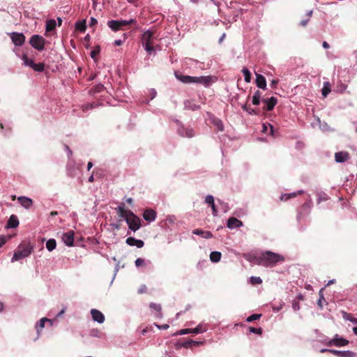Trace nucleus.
<instances>
[{
  "label": "nucleus",
  "instance_id": "412c9836",
  "mask_svg": "<svg viewBox=\"0 0 357 357\" xmlns=\"http://www.w3.org/2000/svg\"><path fill=\"white\" fill-rule=\"evenodd\" d=\"M19 225V220L15 215H11L8 220L6 227L8 228H15Z\"/></svg>",
  "mask_w": 357,
  "mask_h": 357
},
{
  "label": "nucleus",
  "instance_id": "49530a36",
  "mask_svg": "<svg viewBox=\"0 0 357 357\" xmlns=\"http://www.w3.org/2000/svg\"><path fill=\"white\" fill-rule=\"evenodd\" d=\"M251 282L252 284H261L262 282V280L259 277H252Z\"/></svg>",
  "mask_w": 357,
  "mask_h": 357
},
{
  "label": "nucleus",
  "instance_id": "e433bc0d",
  "mask_svg": "<svg viewBox=\"0 0 357 357\" xmlns=\"http://www.w3.org/2000/svg\"><path fill=\"white\" fill-rule=\"evenodd\" d=\"M149 307L151 309H153L158 312H160L161 311V305L160 304L151 303Z\"/></svg>",
  "mask_w": 357,
  "mask_h": 357
},
{
  "label": "nucleus",
  "instance_id": "4be33fe9",
  "mask_svg": "<svg viewBox=\"0 0 357 357\" xmlns=\"http://www.w3.org/2000/svg\"><path fill=\"white\" fill-rule=\"evenodd\" d=\"M17 200L20 204L26 208H29L33 204V201L26 197H19Z\"/></svg>",
  "mask_w": 357,
  "mask_h": 357
},
{
  "label": "nucleus",
  "instance_id": "f3484780",
  "mask_svg": "<svg viewBox=\"0 0 357 357\" xmlns=\"http://www.w3.org/2000/svg\"><path fill=\"white\" fill-rule=\"evenodd\" d=\"M143 218L146 221L152 222L156 218V212L153 209H146L143 213Z\"/></svg>",
  "mask_w": 357,
  "mask_h": 357
},
{
  "label": "nucleus",
  "instance_id": "9b49d317",
  "mask_svg": "<svg viewBox=\"0 0 357 357\" xmlns=\"http://www.w3.org/2000/svg\"><path fill=\"white\" fill-rule=\"evenodd\" d=\"M262 101L264 103L263 109L266 111H271L276 105L278 102V99L275 97H271L270 98L263 99Z\"/></svg>",
  "mask_w": 357,
  "mask_h": 357
},
{
  "label": "nucleus",
  "instance_id": "13d9d810",
  "mask_svg": "<svg viewBox=\"0 0 357 357\" xmlns=\"http://www.w3.org/2000/svg\"><path fill=\"white\" fill-rule=\"evenodd\" d=\"M322 46L325 49H328L330 47L329 44L326 41L323 42Z\"/></svg>",
  "mask_w": 357,
  "mask_h": 357
},
{
  "label": "nucleus",
  "instance_id": "7ed1b4c3",
  "mask_svg": "<svg viewBox=\"0 0 357 357\" xmlns=\"http://www.w3.org/2000/svg\"><path fill=\"white\" fill-rule=\"evenodd\" d=\"M174 75L177 79L185 84L197 83L207 86L211 82V77L209 76L192 77L182 75L178 72H175Z\"/></svg>",
  "mask_w": 357,
  "mask_h": 357
},
{
  "label": "nucleus",
  "instance_id": "9d476101",
  "mask_svg": "<svg viewBox=\"0 0 357 357\" xmlns=\"http://www.w3.org/2000/svg\"><path fill=\"white\" fill-rule=\"evenodd\" d=\"M12 42L16 46H22L25 41V36L23 33L13 32L10 34Z\"/></svg>",
  "mask_w": 357,
  "mask_h": 357
},
{
  "label": "nucleus",
  "instance_id": "a18cd8bd",
  "mask_svg": "<svg viewBox=\"0 0 357 357\" xmlns=\"http://www.w3.org/2000/svg\"><path fill=\"white\" fill-rule=\"evenodd\" d=\"M95 107V105L93 103H89L82 106L83 111H87L89 109H91Z\"/></svg>",
  "mask_w": 357,
  "mask_h": 357
},
{
  "label": "nucleus",
  "instance_id": "dca6fc26",
  "mask_svg": "<svg viewBox=\"0 0 357 357\" xmlns=\"http://www.w3.org/2000/svg\"><path fill=\"white\" fill-rule=\"evenodd\" d=\"M227 227L229 229L237 228L243 226V222L236 218H229L227 223Z\"/></svg>",
  "mask_w": 357,
  "mask_h": 357
},
{
  "label": "nucleus",
  "instance_id": "5701e85b",
  "mask_svg": "<svg viewBox=\"0 0 357 357\" xmlns=\"http://www.w3.org/2000/svg\"><path fill=\"white\" fill-rule=\"evenodd\" d=\"M303 193V190H299L297 192H292V193H287V194H284V195H282L281 197H280V200L281 201H287L288 199H291V198H294L296 197L298 195H301Z\"/></svg>",
  "mask_w": 357,
  "mask_h": 357
},
{
  "label": "nucleus",
  "instance_id": "423d86ee",
  "mask_svg": "<svg viewBox=\"0 0 357 357\" xmlns=\"http://www.w3.org/2000/svg\"><path fill=\"white\" fill-rule=\"evenodd\" d=\"M136 20L134 19H131L130 20H109L107 22V26L113 31H117L119 30H123V27L125 26L130 25L132 24H135Z\"/></svg>",
  "mask_w": 357,
  "mask_h": 357
},
{
  "label": "nucleus",
  "instance_id": "864d4df0",
  "mask_svg": "<svg viewBox=\"0 0 357 357\" xmlns=\"http://www.w3.org/2000/svg\"><path fill=\"white\" fill-rule=\"evenodd\" d=\"M6 243V239L5 236L0 237V248Z\"/></svg>",
  "mask_w": 357,
  "mask_h": 357
},
{
  "label": "nucleus",
  "instance_id": "39448f33",
  "mask_svg": "<svg viewBox=\"0 0 357 357\" xmlns=\"http://www.w3.org/2000/svg\"><path fill=\"white\" fill-rule=\"evenodd\" d=\"M32 246L30 244L20 245L17 250L14 252L11 261L20 260L31 255L32 252Z\"/></svg>",
  "mask_w": 357,
  "mask_h": 357
},
{
  "label": "nucleus",
  "instance_id": "4c0bfd02",
  "mask_svg": "<svg viewBox=\"0 0 357 357\" xmlns=\"http://www.w3.org/2000/svg\"><path fill=\"white\" fill-rule=\"evenodd\" d=\"M249 331L250 333H253L258 334V335L262 334V328H255V327L250 326L249 328Z\"/></svg>",
  "mask_w": 357,
  "mask_h": 357
},
{
  "label": "nucleus",
  "instance_id": "a19ab883",
  "mask_svg": "<svg viewBox=\"0 0 357 357\" xmlns=\"http://www.w3.org/2000/svg\"><path fill=\"white\" fill-rule=\"evenodd\" d=\"M206 203L208 204L210 206H212L215 204L214 198L212 195H207L205 198Z\"/></svg>",
  "mask_w": 357,
  "mask_h": 357
},
{
  "label": "nucleus",
  "instance_id": "6e6d98bb",
  "mask_svg": "<svg viewBox=\"0 0 357 357\" xmlns=\"http://www.w3.org/2000/svg\"><path fill=\"white\" fill-rule=\"evenodd\" d=\"M293 308L295 311H297L300 309V305L298 304V303L297 302H294L293 303Z\"/></svg>",
  "mask_w": 357,
  "mask_h": 357
},
{
  "label": "nucleus",
  "instance_id": "338daca9",
  "mask_svg": "<svg viewBox=\"0 0 357 357\" xmlns=\"http://www.w3.org/2000/svg\"><path fill=\"white\" fill-rule=\"evenodd\" d=\"M127 203L129 204H131L132 203V198H128L126 200Z\"/></svg>",
  "mask_w": 357,
  "mask_h": 357
},
{
  "label": "nucleus",
  "instance_id": "c756f323",
  "mask_svg": "<svg viewBox=\"0 0 357 357\" xmlns=\"http://www.w3.org/2000/svg\"><path fill=\"white\" fill-rule=\"evenodd\" d=\"M321 91L324 97H326L327 95L331 91V84L329 82H326L324 83V86Z\"/></svg>",
  "mask_w": 357,
  "mask_h": 357
},
{
  "label": "nucleus",
  "instance_id": "c03bdc74",
  "mask_svg": "<svg viewBox=\"0 0 357 357\" xmlns=\"http://www.w3.org/2000/svg\"><path fill=\"white\" fill-rule=\"evenodd\" d=\"M204 331L201 326H197L196 328L191 329V333L199 334Z\"/></svg>",
  "mask_w": 357,
  "mask_h": 357
},
{
  "label": "nucleus",
  "instance_id": "0e129e2a",
  "mask_svg": "<svg viewBox=\"0 0 357 357\" xmlns=\"http://www.w3.org/2000/svg\"><path fill=\"white\" fill-rule=\"evenodd\" d=\"M93 167V163L91 162H89L87 164V169L90 170V169Z\"/></svg>",
  "mask_w": 357,
  "mask_h": 357
},
{
  "label": "nucleus",
  "instance_id": "6ab92c4d",
  "mask_svg": "<svg viewBox=\"0 0 357 357\" xmlns=\"http://www.w3.org/2000/svg\"><path fill=\"white\" fill-rule=\"evenodd\" d=\"M192 234L195 235L201 236L204 238H211L213 237V234L209 231H204L201 229H196L192 231Z\"/></svg>",
  "mask_w": 357,
  "mask_h": 357
},
{
  "label": "nucleus",
  "instance_id": "2f4dec72",
  "mask_svg": "<svg viewBox=\"0 0 357 357\" xmlns=\"http://www.w3.org/2000/svg\"><path fill=\"white\" fill-rule=\"evenodd\" d=\"M75 28L77 30H78L81 32L85 31V30L86 29L85 21L76 22Z\"/></svg>",
  "mask_w": 357,
  "mask_h": 357
},
{
  "label": "nucleus",
  "instance_id": "3c124183",
  "mask_svg": "<svg viewBox=\"0 0 357 357\" xmlns=\"http://www.w3.org/2000/svg\"><path fill=\"white\" fill-rule=\"evenodd\" d=\"M104 86L102 84H99L96 86L95 92H100L103 90Z\"/></svg>",
  "mask_w": 357,
  "mask_h": 357
},
{
  "label": "nucleus",
  "instance_id": "0eeeda50",
  "mask_svg": "<svg viewBox=\"0 0 357 357\" xmlns=\"http://www.w3.org/2000/svg\"><path fill=\"white\" fill-rule=\"evenodd\" d=\"M29 43L34 49L42 51L45 47V40L41 36L36 34L31 36Z\"/></svg>",
  "mask_w": 357,
  "mask_h": 357
},
{
  "label": "nucleus",
  "instance_id": "1a4fd4ad",
  "mask_svg": "<svg viewBox=\"0 0 357 357\" xmlns=\"http://www.w3.org/2000/svg\"><path fill=\"white\" fill-rule=\"evenodd\" d=\"M321 353L328 352L333 354L338 357H353L354 354L350 351H337L335 349H323L321 350Z\"/></svg>",
  "mask_w": 357,
  "mask_h": 357
},
{
  "label": "nucleus",
  "instance_id": "f03ea898",
  "mask_svg": "<svg viewBox=\"0 0 357 357\" xmlns=\"http://www.w3.org/2000/svg\"><path fill=\"white\" fill-rule=\"evenodd\" d=\"M284 260L283 256L271 251H266L258 258V264L264 266H273L277 263Z\"/></svg>",
  "mask_w": 357,
  "mask_h": 357
},
{
  "label": "nucleus",
  "instance_id": "20e7f679",
  "mask_svg": "<svg viewBox=\"0 0 357 357\" xmlns=\"http://www.w3.org/2000/svg\"><path fill=\"white\" fill-rule=\"evenodd\" d=\"M155 33L154 31L147 30L144 32L141 37L142 45L149 54H151L154 51L153 40L155 38Z\"/></svg>",
  "mask_w": 357,
  "mask_h": 357
},
{
  "label": "nucleus",
  "instance_id": "5fc2aeb1",
  "mask_svg": "<svg viewBox=\"0 0 357 357\" xmlns=\"http://www.w3.org/2000/svg\"><path fill=\"white\" fill-rule=\"evenodd\" d=\"M309 22V18L306 19V20H303L300 22L299 24L302 26H305L307 25V24Z\"/></svg>",
  "mask_w": 357,
  "mask_h": 357
},
{
  "label": "nucleus",
  "instance_id": "774afa93",
  "mask_svg": "<svg viewBox=\"0 0 357 357\" xmlns=\"http://www.w3.org/2000/svg\"><path fill=\"white\" fill-rule=\"evenodd\" d=\"M353 332L355 335H357V327H354L353 328Z\"/></svg>",
  "mask_w": 357,
  "mask_h": 357
},
{
  "label": "nucleus",
  "instance_id": "f8f14e48",
  "mask_svg": "<svg viewBox=\"0 0 357 357\" xmlns=\"http://www.w3.org/2000/svg\"><path fill=\"white\" fill-rule=\"evenodd\" d=\"M62 240L66 245L73 246L74 243V231H69L64 233L62 236Z\"/></svg>",
  "mask_w": 357,
  "mask_h": 357
},
{
  "label": "nucleus",
  "instance_id": "cd10ccee",
  "mask_svg": "<svg viewBox=\"0 0 357 357\" xmlns=\"http://www.w3.org/2000/svg\"><path fill=\"white\" fill-rule=\"evenodd\" d=\"M50 320L47 318H42L40 319L39 322L36 324V328L37 329L38 333H39L40 331L45 327V324L46 321H50Z\"/></svg>",
  "mask_w": 357,
  "mask_h": 357
},
{
  "label": "nucleus",
  "instance_id": "2eb2a0df",
  "mask_svg": "<svg viewBox=\"0 0 357 357\" xmlns=\"http://www.w3.org/2000/svg\"><path fill=\"white\" fill-rule=\"evenodd\" d=\"M350 158L349 153L345 151L337 152L335 154V159L337 162H344Z\"/></svg>",
  "mask_w": 357,
  "mask_h": 357
},
{
  "label": "nucleus",
  "instance_id": "393cba45",
  "mask_svg": "<svg viewBox=\"0 0 357 357\" xmlns=\"http://www.w3.org/2000/svg\"><path fill=\"white\" fill-rule=\"evenodd\" d=\"M221 253L218 251L211 252L210 254V259L213 262H218L221 259Z\"/></svg>",
  "mask_w": 357,
  "mask_h": 357
},
{
  "label": "nucleus",
  "instance_id": "4d7b16f0",
  "mask_svg": "<svg viewBox=\"0 0 357 357\" xmlns=\"http://www.w3.org/2000/svg\"><path fill=\"white\" fill-rule=\"evenodd\" d=\"M248 113H249L250 114H257V111H256V110H255V109H251L250 107H249Z\"/></svg>",
  "mask_w": 357,
  "mask_h": 357
},
{
  "label": "nucleus",
  "instance_id": "58836bf2",
  "mask_svg": "<svg viewBox=\"0 0 357 357\" xmlns=\"http://www.w3.org/2000/svg\"><path fill=\"white\" fill-rule=\"evenodd\" d=\"M345 315L344 317L350 321H351L353 324H357V318L354 317L351 314L344 313Z\"/></svg>",
  "mask_w": 357,
  "mask_h": 357
},
{
  "label": "nucleus",
  "instance_id": "ea45409f",
  "mask_svg": "<svg viewBox=\"0 0 357 357\" xmlns=\"http://www.w3.org/2000/svg\"><path fill=\"white\" fill-rule=\"evenodd\" d=\"M198 344H199V342H197L196 341L189 340V341L185 342L183 346L185 348H188V347H190L192 346H196V345H198Z\"/></svg>",
  "mask_w": 357,
  "mask_h": 357
},
{
  "label": "nucleus",
  "instance_id": "a878e982",
  "mask_svg": "<svg viewBox=\"0 0 357 357\" xmlns=\"http://www.w3.org/2000/svg\"><path fill=\"white\" fill-rule=\"evenodd\" d=\"M56 23L54 20H49L46 22V31H53L56 27Z\"/></svg>",
  "mask_w": 357,
  "mask_h": 357
},
{
  "label": "nucleus",
  "instance_id": "79ce46f5",
  "mask_svg": "<svg viewBox=\"0 0 357 357\" xmlns=\"http://www.w3.org/2000/svg\"><path fill=\"white\" fill-rule=\"evenodd\" d=\"M135 265L137 267H139V266H143L145 265V261L142 258H137L136 260H135Z\"/></svg>",
  "mask_w": 357,
  "mask_h": 357
},
{
  "label": "nucleus",
  "instance_id": "b1692460",
  "mask_svg": "<svg viewBox=\"0 0 357 357\" xmlns=\"http://www.w3.org/2000/svg\"><path fill=\"white\" fill-rule=\"evenodd\" d=\"M185 108L188 109H191L192 111L197 110L200 108V106L199 105H197L192 100H188L185 102Z\"/></svg>",
  "mask_w": 357,
  "mask_h": 357
},
{
  "label": "nucleus",
  "instance_id": "7c9ffc66",
  "mask_svg": "<svg viewBox=\"0 0 357 357\" xmlns=\"http://www.w3.org/2000/svg\"><path fill=\"white\" fill-rule=\"evenodd\" d=\"M22 60L24 61V65L33 68L34 65V61L32 59H29L26 54H23Z\"/></svg>",
  "mask_w": 357,
  "mask_h": 357
},
{
  "label": "nucleus",
  "instance_id": "ddd939ff",
  "mask_svg": "<svg viewBox=\"0 0 357 357\" xmlns=\"http://www.w3.org/2000/svg\"><path fill=\"white\" fill-rule=\"evenodd\" d=\"M178 133L183 137L191 138L195 136V132L190 128L181 127L178 130Z\"/></svg>",
  "mask_w": 357,
  "mask_h": 357
},
{
  "label": "nucleus",
  "instance_id": "c85d7f7f",
  "mask_svg": "<svg viewBox=\"0 0 357 357\" xmlns=\"http://www.w3.org/2000/svg\"><path fill=\"white\" fill-rule=\"evenodd\" d=\"M56 242L53 238L49 239L46 243V248L50 252L54 250L56 248Z\"/></svg>",
  "mask_w": 357,
  "mask_h": 357
},
{
  "label": "nucleus",
  "instance_id": "e2e57ef3",
  "mask_svg": "<svg viewBox=\"0 0 357 357\" xmlns=\"http://www.w3.org/2000/svg\"><path fill=\"white\" fill-rule=\"evenodd\" d=\"M249 107H250V106H248L247 105H243V106L242 107L243 109V110H245V111H246V112H248V111H249Z\"/></svg>",
  "mask_w": 357,
  "mask_h": 357
},
{
  "label": "nucleus",
  "instance_id": "f257e3e1",
  "mask_svg": "<svg viewBox=\"0 0 357 357\" xmlns=\"http://www.w3.org/2000/svg\"><path fill=\"white\" fill-rule=\"evenodd\" d=\"M116 211L120 218H124L126 220L130 230L136 231L140 228V219L131 211L126 210L123 204L118 206L116 208Z\"/></svg>",
  "mask_w": 357,
  "mask_h": 357
},
{
  "label": "nucleus",
  "instance_id": "a211bd4d",
  "mask_svg": "<svg viewBox=\"0 0 357 357\" xmlns=\"http://www.w3.org/2000/svg\"><path fill=\"white\" fill-rule=\"evenodd\" d=\"M126 243L130 246H137L139 248H141L144 246V243L142 240H138L135 238L134 237H128L126 241Z\"/></svg>",
  "mask_w": 357,
  "mask_h": 357
},
{
  "label": "nucleus",
  "instance_id": "aec40b11",
  "mask_svg": "<svg viewBox=\"0 0 357 357\" xmlns=\"http://www.w3.org/2000/svg\"><path fill=\"white\" fill-rule=\"evenodd\" d=\"M256 84L257 86L262 89H266V81L265 77L259 74L256 75Z\"/></svg>",
  "mask_w": 357,
  "mask_h": 357
},
{
  "label": "nucleus",
  "instance_id": "f704fd0d",
  "mask_svg": "<svg viewBox=\"0 0 357 357\" xmlns=\"http://www.w3.org/2000/svg\"><path fill=\"white\" fill-rule=\"evenodd\" d=\"M32 68L37 72H43L45 69V65L43 63H34V65Z\"/></svg>",
  "mask_w": 357,
  "mask_h": 357
},
{
  "label": "nucleus",
  "instance_id": "6e6552de",
  "mask_svg": "<svg viewBox=\"0 0 357 357\" xmlns=\"http://www.w3.org/2000/svg\"><path fill=\"white\" fill-rule=\"evenodd\" d=\"M349 344V341L343 337H339L338 335H335L334 337L328 343V346H336V347H343L346 346Z\"/></svg>",
  "mask_w": 357,
  "mask_h": 357
},
{
  "label": "nucleus",
  "instance_id": "de8ad7c7",
  "mask_svg": "<svg viewBox=\"0 0 357 357\" xmlns=\"http://www.w3.org/2000/svg\"><path fill=\"white\" fill-rule=\"evenodd\" d=\"M147 291V287L145 284H142L140 286V287L139 288L137 292L138 294H144L146 293Z\"/></svg>",
  "mask_w": 357,
  "mask_h": 357
},
{
  "label": "nucleus",
  "instance_id": "bb28decb",
  "mask_svg": "<svg viewBox=\"0 0 357 357\" xmlns=\"http://www.w3.org/2000/svg\"><path fill=\"white\" fill-rule=\"evenodd\" d=\"M261 92L259 91H256L252 96V104L255 105H258L260 103V98H261Z\"/></svg>",
  "mask_w": 357,
  "mask_h": 357
},
{
  "label": "nucleus",
  "instance_id": "603ef678",
  "mask_svg": "<svg viewBox=\"0 0 357 357\" xmlns=\"http://www.w3.org/2000/svg\"><path fill=\"white\" fill-rule=\"evenodd\" d=\"M211 208H212L213 215L214 216H216V215H218V209H217V208H216V206H215V204H213L212 206H211Z\"/></svg>",
  "mask_w": 357,
  "mask_h": 357
},
{
  "label": "nucleus",
  "instance_id": "4468645a",
  "mask_svg": "<svg viewBox=\"0 0 357 357\" xmlns=\"http://www.w3.org/2000/svg\"><path fill=\"white\" fill-rule=\"evenodd\" d=\"M91 314L93 319L95 321H97L100 324H102L104 322L105 316L100 311H99L96 309H92L91 311Z\"/></svg>",
  "mask_w": 357,
  "mask_h": 357
},
{
  "label": "nucleus",
  "instance_id": "37998d69",
  "mask_svg": "<svg viewBox=\"0 0 357 357\" xmlns=\"http://www.w3.org/2000/svg\"><path fill=\"white\" fill-rule=\"evenodd\" d=\"M215 126H217L218 129L220 131H222L223 129H224V126H223V123L222 122L220 121V120H215Z\"/></svg>",
  "mask_w": 357,
  "mask_h": 357
},
{
  "label": "nucleus",
  "instance_id": "69168bd1",
  "mask_svg": "<svg viewBox=\"0 0 357 357\" xmlns=\"http://www.w3.org/2000/svg\"><path fill=\"white\" fill-rule=\"evenodd\" d=\"M57 22H58V26H61V24H62V20L60 17H58L57 18Z\"/></svg>",
  "mask_w": 357,
  "mask_h": 357
},
{
  "label": "nucleus",
  "instance_id": "680f3d73",
  "mask_svg": "<svg viewBox=\"0 0 357 357\" xmlns=\"http://www.w3.org/2000/svg\"><path fill=\"white\" fill-rule=\"evenodd\" d=\"M158 328H162V329H167L169 328V325L168 324H164V325H162L160 326H158Z\"/></svg>",
  "mask_w": 357,
  "mask_h": 357
},
{
  "label": "nucleus",
  "instance_id": "bf43d9fd",
  "mask_svg": "<svg viewBox=\"0 0 357 357\" xmlns=\"http://www.w3.org/2000/svg\"><path fill=\"white\" fill-rule=\"evenodd\" d=\"M114 44L116 45L120 46V45H121L123 44V41L121 40H116L114 41Z\"/></svg>",
  "mask_w": 357,
  "mask_h": 357
},
{
  "label": "nucleus",
  "instance_id": "09e8293b",
  "mask_svg": "<svg viewBox=\"0 0 357 357\" xmlns=\"http://www.w3.org/2000/svg\"><path fill=\"white\" fill-rule=\"evenodd\" d=\"M191 333L190 328L182 329L176 333L177 335H185Z\"/></svg>",
  "mask_w": 357,
  "mask_h": 357
},
{
  "label": "nucleus",
  "instance_id": "c9c22d12",
  "mask_svg": "<svg viewBox=\"0 0 357 357\" xmlns=\"http://www.w3.org/2000/svg\"><path fill=\"white\" fill-rule=\"evenodd\" d=\"M261 317V314H253L250 316H249L247 319H246V321L248 322H252L253 321H255V320H257L259 319L260 317Z\"/></svg>",
  "mask_w": 357,
  "mask_h": 357
},
{
  "label": "nucleus",
  "instance_id": "473e14b6",
  "mask_svg": "<svg viewBox=\"0 0 357 357\" xmlns=\"http://www.w3.org/2000/svg\"><path fill=\"white\" fill-rule=\"evenodd\" d=\"M242 73H243V75H244L245 82H250L251 80V74H250V72L249 71V70L247 68H243L242 70Z\"/></svg>",
  "mask_w": 357,
  "mask_h": 357
},
{
  "label": "nucleus",
  "instance_id": "052dcab7",
  "mask_svg": "<svg viewBox=\"0 0 357 357\" xmlns=\"http://www.w3.org/2000/svg\"><path fill=\"white\" fill-rule=\"evenodd\" d=\"M278 83V79H273L272 80L271 82V86L272 87H275V85Z\"/></svg>",
  "mask_w": 357,
  "mask_h": 357
},
{
  "label": "nucleus",
  "instance_id": "8fccbe9b",
  "mask_svg": "<svg viewBox=\"0 0 357 357\" xmlns=\"http://www.w3.org/2000/svg\"><path fill=\"white\" fill-rule=\"evenodd\" d=\"M98 24V21L94 17H91L89 21V26H94Z\"/></svg>",
  "mask_w": 357,
  "mask_h": 357
},
{
  "label": "nucleus",
  "instance_id": "72a5a7b5",
  "mask_svg": "<svg viewBox=\"0 0 357 357\" xmlns=\"http://www.w3.org/2000/svg\"><path fill=\"white\" fill-rule=\"evenodd\" d=\"M100 51V47L98 45L96 46L93 48V50L91 52V54H90L91 57L95 60L96 59V56L99 54Z\"/></svg>",
  "mask_w": 357,
  "mask_h": 357
}]
</instances>
